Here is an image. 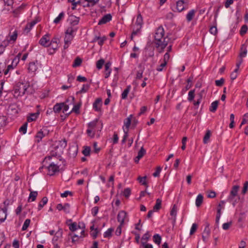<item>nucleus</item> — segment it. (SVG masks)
Listing matches in <instances>:
<instances>
[{"label":"nucleus","mask_w":248,"mask_h":248,"mask_svg":"<svg viewBox=\"0 0 248 248\" xmlns=\"http://www.w3.org/2000/svg\"><path fill=\"white\" fill-rule=\"evenodd\" d=\"M170 40V38H169L168 34L166 36H165V31L163 27L162 26L158 27L154 35V43L159 53L164 51Z\"/></svg>","instance_id":"f257e3e1"},{"label":"nucleus","mask_w":248,"mask_h":248,"mask_svg":"<svg viewBox=\"0 0 248 248\" xmlns=\"http://www.w3.org/2000/svg\"><path fill=\"white\" fill-rule=\"evenodd\" d=\"M28 87L29 85L27 84L18 82L14 87V96L16 97L23 96L25 94Z\"/></svg>","instance_id":"f03ea898"},{"label":"nucleus","mask_w":248,"mask_h":248,"mask_svg":"<svg viewBox=\"0 0 248 248\" xmlns=\"http://www.w3.org/2000/svg\"><path fill=\"white\" fill-rule=\"evenodd\" d=\"M143 25V18L141 15L140 13L137 17L136 21L133 27V31L131 34V39H133L134 36L140 33Z\"/></svg>","instance_id":"7ed1b4c3"},{"label":"nucleus","mask_w":248,"mask_h":248,"mask_svg":"<svg viewBox=\"0 0 248 248\" xmlns=\"http://www.w3.org/2000/svg\"><path fill=\"white\" fill-rule=\"evenodd\" d=\"M58 149L55 148V150L52 151L50 153V155L46 156L43 160V163H45L47 160H50L53 157H56L59 160L61 161L62 159V154L63 153L62 151H60V152H57L56 150Z\"/></svg>","instance_id":"20e7f679"},{"label":"nucleus","mask_w":248,"mask_h":248,"mask_svg":"<svg viewBox=\"0 0 248 248\" xmlns=\"http://www.w3.org/2000/svg\"><path fill=\"white\" fill-rule=\"evenodd\" d=\"M239 187L238 186H233L230 192V195L227 199V201L230 202H232L233 206H235V202H236V201H233V199L234 197L237 195Z\"/></svg>","instance_id":"39448f33"},{"label":"nucleus","mask_w":248,"mask_h":248,"mask_svg":"<svg viewBox=\"0 0 248 248\" xmlns=\"http://www.w3.org/2000/svg\"><path fill=\"white\" fill-rule=\"evenodd\" d=\"M19 110V108L16 104H11L7 108V113L11 117H15L18 113Z\"/></svg>","instance_id":"423d86ee"},{"label":"nucleus","mask_w":248,"mask_h":248,"mask_svg":"<svg viewBox=\"0 0 248 248\" xmlns=\"http://www.w3.org/2000/svg\"><path fill=\"white\" fill-rule=\"evenodd\" d=\"M78 27H72L69 26L65 31V38L68 37L70 38V39L73 40L76 32L78 30Z\"/></svg>","instance_id":"0eeeda50"},{"label":"nucleus","mask_w":248,"mask_h":248,"mask_svg":"<svg viewBox=\"0 0 248 248\" xmlns=\"http://www.w3.org/2000/svg\"><path fill=\"white\" fill-rule=\"evenodd\" d=\"M117 220L121 226H123L124 224V221H128L127 213L124 210L120 211L117 215Z\"/></svg>","instance_id":"6e6552de"},{"label":"nucleus","mask_w":248,"mask_h":248,"mask_svg":"<svg viewBox=\"0 0 248 248\" xmlns=\"http://www.w3.org/2000/svg\"><path fill=\"white\" fill-rule=\"evenodd\" d=\"M60 166L55 164L54 162L50 163L48 166L47 167L49 175L52 176L56 172H59L60 170Z\"/></svg>","instance_id":"1a4fd4ad"},{"label":"nucleus","mask_w":248,"mask_h":248,"mask_svg":"<svg viewBox=\"0 0 248 248\" xmlns=\"http://www.w3.org/2000/svg\"><path fill=\"white\" fill-rule=\"evenodd\" d=\"M80 18L74 15H70L68 19L70 26L77 27L79 22Z\"/></svg>","instance_id":"9d476101"},{"label":"nucleus","mask_w":248,"mask_h":248,"mask_svg":"<svg viewBox=\"0 0 248 248\" xmlns=\"http://www.w3.org/2000/svg\"><path fill=\"white\" fill-rule=\"evenodd\" d=\"M49 43L50 41L48 34H46L44 35L39 40V44L44 47L49 46Z\"/></svg>","instance_id":"9b49d317"},{"label":"nucleus","mask_w":248,"mask_h":248,"mask_svg":"<svg viewBox=\"0 0 248 248\" xmlns=\"http://www.w3.org/2000/svg\"><path fill=\"white\" fill-rule=\"evenodd\" d=\"M112 16L110 14H108L104 16L98 23V25L106 24L112 19Z\"/></svg>","instance_id":"f8f14e48"},{"label":"nucleus","mask_w":248,"mask_h":248,"mask_svg":"<svg viewBox=\"0 0 248 248\" xmlns=\"http://www.w3.org/2000/svg\"><path fill=\"white\" fill-rule=\"evenodd\" d=\"M45 131H46V128H43V129H41L36 133L35 136V138L36 139V142L39 143L42 140V139L46 136V133H44Z\"/></svg>","instance_id":"ddd939ff"},{"label":"nucleus","mask_w":248,"mask_h":248,"mask_svg":"<svg viewBox=\"0 0 248 248\" xmlns=\"http://www.w3.org/2000/svg\"><path fill=\"white\" fill-rule=\"evenodd\" d=\"M102 106V99L100 98H97L93 103V108L96 111H99L101 110V107Z\"/></svg>","instance_id":"4468645a"},{"label":"nucleus","mask_w":248,"mask_h":248,"mask_svg":"<svg viewBox=\"0 0 248 248\" xmlns=\"http://www.w3.org/2000/svg\"><path fill=\"white\" fill-rule=\"evenodd\" d=\"M186 5L185 2L184 0H180L177 1L176 8L177 11L179 12H181L183 11L185 9H186Z\"/></svg>","instance_id":"2eb2a0df"},{"label":"nucleus","mask_w":248,"mask_h":248,"mask_svg":"<svg viewBox=\"0 0 248 248\" xmlns=\"http://www.w3.org/2000/svg\"><path fill=\"white\" fill-rule=\"evenodd\" d=\"M7 209L6 207H2L0 210V222L4 221L7 217Z\"/></svg>","instance_id":"dca6fc26"},{"label":"nucleus","mask_w":248,"mask_h":248,"mask_svg":"<svg viewBox=\"0 0 248 248\" xmlns=\"http://www.w3.org/2000/svg\"><path fill=\"white\" fill-rule=\"evenodd\" d=\"M107 40V37L106 36H103V37H100V36H95L94 38H93V42H95L98 41V44L100 46H102L104 43V42Z\"/></svg>","instance_id":"f3484780"},{"label":"nucleus","mask_w":248,"mask_h":248,"mask_svg":"<svg viewBox=\"0 0 248 248\" xmlns=\"http://www.w3.org/2000/svg\"><path fill=\"white\" fill-rule=\"evenodd\" d=\"M98 121H99L98 119H96L95 120H93V121L90 122L88 124V125H87L88 128L89 129H90L92 130L95 131L96 128V126L97 125V123H98Z\"/></svg>","instance_id":"a211bd4d"},{"label":"nucleus","mask_w":248,"mask_h":248,"mask_svg":"<svg viewBox=\"0 0 248 248\" xmlns=\"http://www.w3.org/2000/svg\"><path fill=\"white\" fill-rule=\"evenodd\" d=\"M29 190L30 191V193L29 195V197L28 200V202H33L36 199V197L38 195V192L37 191H31L30 189H29Z\"/></svg>","instance_id":"6ab92c4d"},{"label":"nucleus","mask_w":248,"mask_h":248,"mask_svg":"<svg viewBox=\"0 0 248 248\" xmlns=\"http://www.w3.org/2000/svg\"><path fill=\"white\" fill-rule=\"evenodd\" d=\"M132 117L133 115L131 114L129 115L128 117H127L124 120V126L125 127L126 130H127V131H128V129L131 124Z\"/></svg>","instance_id":"aec40b11"},{"label":"nucleus","mask_w":248,"mask_h":248,"mask_svg":"<svg viewBox=\"0 0 248 248\" xmlns=\"http://www.w3.org/2000/svg\"><path fill=\"white\" fill-rule=\"evenodd\" d=\"M240 53L239 57L241 59H243L246 56L247 54V46L245 44H242L241 46Z\"/></svg>","instance_id":"412c9836"},{"label":"nucleus","mask_w":248,"mask_h":248,"mask_svg":"<svg viewBox=\"0 0 248 248\" xmlns=\"http://www.w3.org/2000/svg\"><path fill=\"white\" fill-rule=\"evenodd\" d=\"M70 98L71 99V101L72 103H74V101L75 99V98L73 96L70 97L68 98H67L65 102L63 103V106L62 107V112L63 113H65L67 112V111L69 109V105L66 104V103L70 101Z\"/></svg>","instance_id":"4be33fe9"},{"label":"nucleus","mask_w":248,"mask_h":248,"mask_svg":"<svg viewBox=\"0 0 248 248\" xmlns=\"http://www.w3.org/2000/svg\"><path fill=\"white\" fill-rule=\"evenodd\" d=\"M67 146V140L65 139H63L59 141L58 145L56 147L57 149H58L59 147L61 148V151H62L63 152V149L65 148Z\"/></svg>","instance_id":"5701e85b"},{"label":"nucleus","mask_w":248,"mask_h":248,"mask_svg":"<svg viewBox=\"0 0 248 248\" xmlns=\"http://www.w3.org/2000/svg\"><path fill=\"white\" fill-rule=\"evenodd\" d=\"M29 72L33 73L37 69V66L35 62H31L29 64L28 66Z\"/></svg>","instance_id":"b1692460"},{"label":"nucleus","mask_w":248,"mask_h":248,"mask_svg":"<svg viewBox=\"0 0 248 248\" xmlns=\"http://www.w3.org/2000/svg\"><path fill=\"white\" fill-rule=\"evenodd\" d=\"M63 103H56L53 107V111L55 113H59L62 108Z\"/></svg>","instance_id":"393cba45"},{"label":"nucleus","mask_w":248,"mask_h":248,"mask_svg":"<svg viewBox=\"0 0 248 248\" xmlns=\"http://www.w3.org/2000/svg\"><path fill=\"white\" fill-rule=\"evenodd\" d=\"M62 229H59L58 231L55 233L54 236L52 239V241L53 242H57L59 238L62 237Z\"/></svg>","instance_id":"a878e982"},{"label":"nucleus","mask_w":248,"mask_h":248,"mask_svg":"<svg viewBox=\"0 0 248 248\" xmlns=\"http://www.w3.org/2000/svg\"><path fill=\"white\" fill-rule=\"evenodd\" d=\"M87 3L86 5H83V7L93 6L96 4L99 1V0H85Z\"/></svg>","instance_id":"bb28decb"},{"label":"nucleus","mask_w":248,"mask_h":248,"mask_svg":"<svg viewBox=\"0 0 248 248\" xmlns=\"http://www.w3.org/2000/svg\"><path fill=\"white\" fill-rule=\"evenodd\" d=\"M8 119L5 116H0V127H4L7 125L8 124Z\"/></svg>","instance_id":"cd10ccee"},{"label":"nucleus","mask_w":248,"mask_h":248,"mask_svg":"<svg viewBox=\"0 0 248 248\" xmlns=\"http://www.w3.org/2000/svg\"><path fill=\"white\" fill-rule=\"evenodd\" d=\"M131 89V86L128 85L126 87V88L124 90L123 92L121 95V98L123 99H125L127 97V95L129 93L130 90Z\"/></svg>","instance_id":"c85d7f7f"},{"label":"nucleus","mask_w":248,"mask_h":248,"mask_svg":"<svg viewBox=\"0 0 248 248\" xmlns=\"http://www.w3.org/2000/svg\"><path fill=\"white\" fill-rule=\"evenodd\" d=\"M196 11L195 10L192 9L190 10L186 15V18L187 21L189 22L192 20L195 14Z\"/></svg>","instance_id":"c756f323"},{"label":"nucleus","mask_w":248,"mask_h":248,"mask_svg":"<svg viewBox=\"0 0 248 248\" xmlns=\"http://www.w3.org/2000/svg\"><path fill=\"white\" fill-rule=\"evenodd\" d=\"M218 105V101H215L211 103L209 108V110L211 112H215L217 108Z\"/></svg>","instance_id":"7c9ffc66"},{"label":"nucleus","mask_w":248,"mask_h":248,"mask_svg":"<svg viewBox=\"0 0 248 248\" xmlns=\"http://www.w3.org/2000/svg\"><path fill=\"white\" fill-rule=\"evenodd\" d=\"M162 200L158 198L156 200V203L153 207L154 211H157L161 207Z\"/></svg>","instance_id":"2f4dec72"},{"label":"nucleus","mask_w":248,"mask_h":248,"mask_svg":"<svg viewBox=\"0 0 248 248\" xmlns=\"http://www.w3.org/2000/svg\"><path fill=\"white\" fill-rule=\"evenodd\" d=\"M48 199L46 197H44L38 204V210H40L47 202Z\"/></svg>","instance_id":"473e14b6"},{"label":"nucleus","mask_w":248,"mask_h":248,"mask_svg":"<svg viewBox=\"0 0 248 248\" xmlns=\"http://www.w3.org/2000/svg\"><path fill=\"white\" fill-rule=\"evenodd\" d=\"M80 107V104H78L74 106V107L72 110L69 113H67L66 115L68 116L70 113L74 112L77 114H79L80 113L79 108Z\"/></svg>","instance_id":"72a5a7b5"},{"label":"nucleus","mask_w":248,"mask_h":248,"mask_svg":"<svg viewBox=\"0 0 248 248\" xmlns=\"http://www.w3.org/2000/svg\"><path fill=\"white\" fill-rule=\"evenodd\" d=\"M195 89L191 90L188 92L187 100L189 102L194 101V99L195 96Z\"/></svg>","instance_id":"f704fd0d"},{"label":"nucleus","mask_w":248,"mask_h":248,"mask_svg":"<svg viewBox=\"0 0 248 248\" xmlns=\"http://www.w3.org/2000/svg\"><path fill=\"white\" fill-rule=\"evenodd\" d=\"M203 197L202 194H199L196 199V205L197 207L201 205L203 202Z\"/></svg>","instance_id":"c9c22d12"},{"label":"nucleus","mask_w":248,"mask_h":248,"mask_svg":"<svg viewBox=\"0 0 248 248\" xmlns=\"http://www.w3.org/2000/svg\"><path fill=\"white\" fill-rule=\"evenodd\" d=\"M82 62V60L81 58H80L79 57H77L73 62L72 66L73 67H77L81 65Z\"/></svg>","instance_id":"e433bc0d"},{"label":"nucleus","mask_w":248,"mask_h":248,"mask_svg":"<svg viewBox=\"0 0 248 248\" xmlns=\"http://www.w3.org/2000/svg\"><path fill=\"white\" fill-rule=\"evenodd\" d=\"M65 14L63 12H61L59 16L54 20V23L58 24L64 18Z\"/></svg>","instance_id":"4c0bfd02"},{"label":"nucleus","mask_w":248,"mask_h":248,"mask_svg":"<svg viewBox=\"0 0 248 248\" xmlns=\"http://www.w3.org/2000/svg\"><path fill=\"white\" fill-rule=\"evenodd\" d=\"M211 134V131L209 130L206 131L203 139V142L204 144H206L208 142Z\"/></svg>","instance_id":"58836bf2"},{"label":"nucleus","mask_w":248,"mask_h":248,"mask_svg":"<svg viewBox=\"0 0 248 248\" xmlns=\"http://www.w3.org/2000/svg\"><path fill=\"white\" fill-rule=\"evenodd\" d=\"M210 234V230L209 228V223L208 222L205 223V227L203 232L202 234L209 236Z\"/></svg>","instance_id":"ea45409f"},{"label":"nucleus","mask_w":248,"mask_h":248,"mask_svg":"<svg viewBox=\"0 0 248 248\" xmlns=\"http://www.w3.org/2000/svg\"><path fill=\"white\" fill-rule=\"evenodd\" d=\"M8 45V42H5L3 41L0 45V55L2 54L5 51V47L6 46Z\"/></svg>","instance_id":"a19ab883"},{"label":"nucleus","mask_w":248,"mask_h":248,"mask_svg":"<svg viewBox=\"0 0 248 248\" xmlns=\"http://www.w3.org/2000/svg\"><path fill=\"white\" fill-rule=\"evenodd\" d=\"M145 153H146L145 150L143 148V147H142L140 148V150L139 151L138 155L136 157V158H137L138 160L140 159L141 158H142L143 156V155H145Z\"/></svg>","instance_id":"79ce46f5"},{"label":"nucleus","mask_w":248,"mask_h":248,"mask_svg":"<svg viewBox=\"0 0 248 248\" xmlns=\"http://www.w3.org/2000/svg\"><path fill=\"white\" fill-rule=\"evenodd\" d=\"M114 230L113 228H109L106 232H105L104 233V237L105 238H109L112 236V232H113Z\"/></svg>","instance_id":"37998d69"},{"label":"nucleus","mask_w":248,"mask_h":248,"mask_svg":"<svg viewBox=\"0 0 248 248\" xmlns=\"http://www.w3.org/2000/svg\"><path fill=\"white\" fill-rule=\"evenodd\" d=\"M153 240L155 243L159 245L161 243V237L159 234H155L153 236Z\"/></svg>","instance_id":"c03bdc74"},{"label":"nucleus","mask_w":248,"mask_h":248,"mask_svg":"<svg viewBox=\"0 0 248 248\" xmlns=\"http://www.w3.org/2000/svg\"><path fill=\"white\" fill-rule=\"evenodd\" d=\"M72 41V40L70 39V38H69L68 37H66V38L64 37V45L63 46L64 49H67L69 47V46L71 44Z\"/></svg>","instance_id":"a18cd8bd"},{"label":"nucleus","mask_w":248,"mask_h":248,"mask_svg":"<svg viewBox=\"0 0 248 248\" xmlns=\"http://www.w3.org/2000/svg\"><path fill=\"white\" fill-rule=\"evenodd\" d=\"M31 222V220L30 219H26L24 222V224L22 227V231H24L27 229L29 227L30 224Z\"/></svg>","instance_id":"49530a36"},{"label":"nucleus","mask_w":248,"mask_h":248,"mask_svg":"<svg viewBox=\"0 0 248 248\" xmlns=\"http://www.w3.org/2000/svg\"><path fill=\"white\" fill-rule=\"evenodd\" d=\"M147 178V177L144 176V177H141L139 176L138 178V180L139 181L140 183H141L142 185L145 186L147 187L148 186L147 182L146 181V179Z\"/></svg>","instance_id":"de8ad7c7"},{"label":"nucleus","mask_w":248,"mask_h":248,"mask_svg":"<svg viewBox=\"0 0 248 248\" xmlns=\"http://www.w3.org/2000/svg\"><path fill=\"white\" fill-rule=\"evenodd\" d=\"M28 123L26 122L24 123L19 129V131L22 132L23 134H25L27 132Z\"/></svg>","instance_id":"09e8293b"},{"label":"nucleus","mask_w":248,"mask_h":248,"mask_svg":"<svg viewBox=\"0 0 248 248\" xmlns=\"http://www.w3.org/2000/svg\"><path fill=\"white\" fill-rule=\"evenodd\" d=\"M248 29V27L247 25H243L241 27V29L240 30V34L242 36L245 34L246 33V32H247Z\"/></svg>","instance_id":"8fccbe9b"},{"label":"nucleus","mask_w":248,"mask_h":248,"mask_svg":"<svg viewBox=\"0 0 248 248\" xmlns=\"http://www.w3.org/2000/svg\"><path fill=\"white\" fill-rule=\"evenodd\" d=\"M177 214V208L175 205H174L171 209V211L170 212V215L174 217V221L175 220V217L176 216Z\"/></svg>","instance_id":"3c124183"},{"label":"nucleus","mask_w":248,"mask_h":248,"mask_svg":"<svg viewBox=\"0 0 248 248\" xmlns=\"http://www.w3.org/2000/svg\"><path fill=\"white\" fill-rule=\"evenodd\" d=\"M104 63H105V61L104 59H100L96 62V68L98 69H101L102 68L103 65L104 64Z\"/></svg>","instance_id":"603ef678"},{"label":"nucleus","mask_w":248,"mask_h":248,"mask_svg":"<svg viewBox=\"0 0 248 248\" xmlns=\"http://www.w3.org/2000/svg\"><path fill=\"white\" fill-rule=\"evenodd\" d=\"M17 37V31L15 30L10 36V41H16Z\"/></svg>","instance_id":"864d4df0"},{"label":"nucleus","mask_w":248,"mask_h":248,"mask_svg":"<svg viewBox=\"0 0 248 248\" xmlns=\"http://www.w3.org/2000/svg\"><path fill=\"white\" fill-rule=\"evenodd\" d=\"M131 189L130 188H125L123 191V195L126 198H128L131 195Z\"/></svg>","instance_id":"5fc2aeb1"},{"label":"nucleus","mask_w":248,"mask_h":248,"mask_svg":"<svg viewBox=\"0 0 248 248\" xmlns=\"http://www.w3.org/2000/svg\"><path fill=\"white\" fill-rule=\"evenodd\" d=\"M91 149L89 147L86 146L82 151L83 154L86 156H89L90 154Z\"/></svg>","instance_id":"6e6d98bb"},{"label":"nucleus","mask_w":248,"mask_h":248,"mask_svg":"<svg viewBox=\"0 0 248 248\" xmlns=\"http://www.w3.org/2000/svg\"><path fill=\"white\" fill-rule=\"evenodd\" d=\"M86 133L87 134V135L90 137L91 138H94V136H95V131H93V130H91L90 129H89L88 128L87 131H86Z\"/></svg>","instance_id":"4d7b16f0"},{"label":"nucleus","mask_w":248,"mask_h":248,"mask_svg":"<svg viewBox=\"0 0 248 248\" xmlns=\"http://www.w3.org/2000/svg\"><path fill=\"white\" fill-rule=\"evenodd\" d=\"M89 88H90V85H89V84H83V86H82V87L81 89V90H80L79 92L80 93H86V92L88 91V90H89Z\"/></svg>","instance_id":"13d9d810"},{"label":"nucleus","mask_w":248,"mask_h":248,"mask_svg":"<svg viewBox=\"0 0 248 248\" xmlns=\"http://www.w3.org/2000/svg\"><path fill=\"white\" fill-rule=\"evenodd\" d=\"M78 229L77 224L76 222H73L69 225V230L72 232H74Z\"/></svg>","instance_id":"bf43d9fd"},{"label":"nucleus","mask_w":248,"mask_h":248,"mask_svg":"<svg viewBox=\"0 0 248 248\" xmlns=\"http://www.w3.org/2000/svg\"><path fill=\"white\" fill-rule=\"evenodd\" d=\"M63 210L66 214H68L70 213V204L68 203H65L63 205Z\"/></svg>","instance_id":"052dcab7"},{"label":"nucleus","mask_w":248,"mask_h":248,"mask_svg":"<svg viewBox=\"0 0 248 248\" xmlns=\"http://www.w3.org/2000/svg\"><path fill=\"white\" fill-rule=\"evenodd\" d=\"M37 118V114L32 113L31 114V116L29 117H28V121L29 122L35 121Z\"/></svg>","instance_id":"680f3d73"},{"label":"nucleus","mask_w":248,"mask_h":248,"mask_svg":"<svg viewBox=\"0 0 248 248\" xmlns=\"http://www.w3.org/2000/svg\"><path fill=\"white\" fill-rule=\"evenodd\" d=\"M162 170V168L160 166L157 167L156 168L155 171L153 173V176L154 177H158L159 176L160 173Z\"/></svg>","instance_id":"e2e57ef3"},{"label":"nucleus","mask_w":248,"mask_h":248,"mask_svg":"<svg viewBox=\"0 0 248 248\" xmlns=\"http://www.w3.org/2000/svg\"><path fill=\"white\" fill-rule=\"evenodd\" d=\"M224 83V79L223 78H220L219 80H217L215 81L216 86L221 87L223 85Z\"/></svg>","instance_id":"0e129e2a"},{"label":"nucleus","mask_w":248,"mask_h":248,"mask_svg":"<svg viewBox=\"0 0 248 248\" xmlns=\"http://www.w3.org/2000/svg\"><path fill=\"white\" fill-rule=\"evenodd\" d=\"M167 63L163 61L156 68L157 71L160 72L163 70V67L166 66Z\"/></svg>","instance_id":"69168bd1"},{"label":"nucleus","mask_w":248,"mask_h":248,"mask_svg":"<svg viewBox=\"0 0 248 248\" xmlns=\"http://www.w3.org/2000/svg\"><path fill=\"white\" fill-rule=\"evenodd\" d=\"M119 140L118 135L117 133L114 132L112 139L113 144H115L118 143Z\"/></svg>","instance_id":"338daca9"},{"label":"nucleus","mask_w":248,"mask_h":248,"mask_svg":"<svg viewBox=\"0 0 248 248\" xmlns=\"http://www.w3.org/2000/svg\"><path fill=\"white\" fill-rule=\"evenodd\" d=\"M210 32L213 34L216 35L217 33V28L216 26H212L210 28Z\"/></svg>","instance_id":"774afa93"}]
</instances>
